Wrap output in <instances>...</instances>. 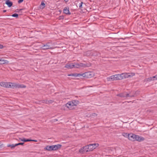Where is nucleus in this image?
Listing matches in <instances>:
<instances>
[{"label": "nucleus", "instance_id": "obj_7", "mask_svg": "<svg viewBox=\"0 0 157 157\" xmlns=\"http://www.w3.org/2000/svg\"><path fill=\"white\" fill-rule=\"evenodd\" d=\"M62 146V145L60 144L52 145L53 151H56L60 149Z\"/></svg>", "mask_w": 157, "mask_h": 157}, {"label": "nucleus", "instance_id": "obj_28", "mask_svg": "<svg viewBox=\"0 0 157 157\" xmlns=\"http://www.w3.org/2000/svg\"><path fill=\"white\" fill-rule=\"evenodd\" d=\"M83 149L85 150L84 151L85 152H86V151L89 150V148H88V145L83 147Z\"/></svg>", "mask_w": 157, "mask_h": 157}, {"label": "nucleus", "instance_id": "obj_9", "mask_svg": "<svg viewBox=\"0 0 157 157\" xmlns=\"http://www.w3.org/2000/svg\"><path fill=\"white\" fill-rule=\"evenodd\" d=\"M92 56H101V53L96 51H92Z\"/></svg>", "mask_w": 157, "mask_h": 157}, {"label": "nucleus", "instance_id": "obj_40", "mask_svg": "<svg viewBox=\"0 0 157 157\" xmlns=\"http://www.w3.org/2000/svg\"><path fill=\"white\" fill-rule=\"evenodd\" d=\"M31 140H30V141H33L35 142H37V141L36 140H32L30 139Z\"/></svg>", "mask_w": 157, "mask_h": 157}, {"label": "nucleus", "instance_id": "obj_30", "mask_svg": "<svg viewBox=\"0 0 157 157\" xmlns=\"http://www.w3.org/2000/svg\"><path fill=\"white\" fill-rule=\"evenodd\" d=\"M152 80H153V79L152 78V77H150L146 79L147 81L150 82Z\"/></svg>", "mask_w": 157, "mask_h": 157}, {"label": "nucleus", "instance_id": "obj_11", "mask_svg": "<svg viewBox=\"0 0 157 157\" xmlns=\"http://www.w3.org/2000/svg\"><path fill=\"white\" fill-rule=\"evenodd\" d=\"M63 13L67 15H70L71 13L69 11V8L68 7H66L64 8L63 10Z\"/></svg>", "mask_w": 157, "mask_h": 157}, {"label": "nucleus", "instance_id": "obj_23", "mask_svg": "<svg viewBox=\"0 0 157 157\" xmlns=\"http://www.w3.org/2000/svg\"><path fill=\"white\" fill-rule=\"evenodd\" d=\"M16 146H17L16 144H9L7 145L8 147H10L11 149H13Z\"/></svg>", "mask_w": 157, "mask_h": 157}, {"label": "nucleus", "instance_id": "obj_31", "mask_svg": "<svg viewBox=\"0 0 157 157\" xmlns=\"http://www.w3.org/2000/svg\"><path fill=\"white\" fill-rule=\"evenodd\" d=\"M128 75H129V77H131L134 76L135 75L134 73H128Z\"/></svg>", "mask_w": 157, "mask_h": 157}, {"label": "nucleus", "instance_id": "obj_13", "mask_svg": "<svg viewBox=\"0 0 157 157\" xmlns=\"http://www.w3.org/2000/svg\"><path fill=\"white\" fill-rule=\"evenodd\" d=\"M9 63V61L6 60L2 58L0 59V64H7Z\"/></svg>", "mask_w": 157, "mask_h": 157}, {"label": "nucleus", "instance_id": "obj_43", "mask_svg": "<svg viewBox=\"0 0 157 157\" xmlns=\"http://www.w3.org/2000/svg\"><path fill=\"white\" fill-rule=\"evenodd\" d=\"M64 1L66 3L68 1V0H64Z\"/></svg>", "mask_w": 157, "mask_h": 157}, {"label": "nucleus", "instance_id": "obj_34", "mask_svg": "<svg viewBox=\"0 0 157 157\" xmlns=\"http://www.w3.org/2000/svg\"><path fill=\"white\" fill-rule=\"evenodd\" d=\"M152 78L153 79V80L157 79V75L154 76H152Z\"/></svg>", "mask_w": 157, "mask_h": 157}, {"label": "nucleus", "instance_id": "obj_5", "mask_svg": "<svg viewBox=\"0 0 157 157\" xmlns=\"http://www.w3.org/2000/svg\"><path fill=\"white\" fill-rule=\"evenodd\" d=\"M81 77H83L86 78H90L92 77V75L90 72H87L83 74H81Z\"/></svg>", "mask_w": 157, "mask_h": 157}, {"label": "nucleus", "instance_id": "obj_15", "mask_svg": "<svg viewBox=\"0 0 157 157\" xmlns=\"http://www.w3.org/2000/svg\"><path fill=\"white\" fill-rule=\"evenodd\" d=\"M52 145L51 146L47 145L44 148V149L45 150L48 151H53Z\"/></svg>", "mask_w": 157, "mask_h": 157}, {"label": "nucleus", "instance_id": "obj_25", "mask_svg": "<svg viewBox=\"0 0 157 157\" xmlns=\"http://www.w3.org/2000/svg\"><path fill=\"white\" fill-rule=\"evenodd\" d=\"M122 135L125 137H128V138H129V136L130 134H128L126 132H123L122 133Z\"/></svg>", "mask_w": 157, "mask_h": 157}, {"label": "nucleus", "instance_id": "obj_35", "mask_svg": "<svg viewBox=\"0 0 157 157\" xmlns=\"http://www.w3.org/2000/svg\"><path fill=\"white\" fill-rule=\"evenodd\" d=\"M40 5L42 6H43L42 8L43 9L44 8L45 6V4L43 2H41Z\"/></svg>", "mask_w": 157, "mask_h": 157}, {"label": "nucleus", "instance_id": "obj_3", "mask_svg": "<svg viewBox=\"0 0 157 157\" xmlns=\"http://www.w3.org/2000/svg\"><path fill=\"white\" fill-rule=\"evenodd\" d=\"M73 65L74 66V68H80L81 67H89L90 66V64L73 63Z\"/></svg>", "mask_w": 157, "mask_h": 157}, {"label": "nucleus", "instance_id": "obj_39", "mask_svg": "<svg viewBox=\"0 0 157 157\" xmlns=\"http://www.w3.org/2000/svg\"><path fill=\"white\" fill-rule=\"evenodd\" d=\"M54 101H53L52 100H48V102L49 103H52Z\"/></svg>", "mask_w": 157, "mask_h": 157}, {"label": "nucleus", "instance_id": "obj_12", "mask_svg": "<svg viewBox=\"0 0 157 157\" xmlns=\"http://www.w3.org/2000/svg\"><path fill=\"white\" fill-rule=\"evenodd\" d=\"M92 50H89L84 53V55L87 56H92Z\"/></svg>", "mask_w": 157, "mask_h": 157}, {"label": "nucleus", "instance_id": "obj_42", "mask_svg": "<svg viewBox=\"0 0 157 157\" xmlns=\"http://www.w3.org/2000/svg\"><path fill=\"white\" fill-rule=\"evenodd\" d=\"M3 48V46L0 44V48Z\"/></svg>", "mask_w": 157, "mask_h": 157}, {"label": "nucleus", "instance_id": "obj_37", "mask_svg": "<svg viewBox=\"0 0 157 157\" xmlns=\"http://www.w3.org/2000/svg\"><path fill=\"white\" fill-rule=\"evenodd\" d=\"M23 1V0H18V4H20Z\"/></svg>", "mask_w": 157, "mask_h": 157}, {"label": "nucleus", "instance_id": "obj_10", "mask_svg": "<svg viewBox=\"0 0 157 157\" xmlns=\"http://www.w3.org/2000/svg\"><path fill=\"white\" fill-rule=\"evenodd\" d=\"M122 75H123V74L114 75V77H115L116 80L123 79V77L122 76Z\"/></svg>", "mask_w": 157, "mask_h": 157}, {"label": "nucleus", "instance_id": "obj_19", "mask_svg": "<svg viewBox=\"0 0 157 157\" xmlns=\"http://www.w3.org/2000/svg\"><path fill=\"white\" fill-rule=\"evenodd\" d=\"M107 79L108 81L116 80L115 77H114V75H112L109 77L107 78Z\"/></svg>", "mask_w": 157, "mask_h": 157}, {"label": "nucleus", "instance_id": "obj_45", "mask_svg": "<svg viewBox=\"0 0 157 157\" xmlns=\"http://www.w3.org/2000/svg\"><path fill=\"white\" fill-rule=\"evenodd\" d=\"M120 39H124L122 38H119Z\"/></svg>", "mask_w": 157, "mask_h": 157}, {"label": "nucleus", "instance_id": "obj_26", "mask_svg": "<svg viewBox=\"0 0 157 157\" xmlns=\"http://www.w3.org/2000/svg\"><path fill=\"white\" fill-rule=\"evenodd\" d=\"M8 16H12V17H15L16 18H17L18 17L19 15L18 14L16 13H14V14H12L11 15H8Z\"/></svg>", "mask_w": 157, "mask_h": 157}, {"label": "nucleus", "instance_id": "obj_27", "mask_svg": "<svg viewBox=\"0 0 157 157\" xmlns=\"http://www.w3.org/2000/svg\"><path fill=\"white\" fill-rule=\"evenodd\" d=\"M83 147H81L80 149H79V152L81 154H83L84 152H85V150L83 149Z\"/></svg>", "mask_w": 157, "mask_h": 157}, {"label": "nucleus", "instance_id": "obj_21", "mask_svg": "<svg viewBox=\"0 0 157 157\" xmlns=\"http://www.w3.org/2000/svg\"><path fill=\"white\" fill-rule=\"evenodd\" d=\"M43 49H47L51 48L50 46L48 45V44H46V45L44 44L43 46Z\"/></svg>", "mask_w": 157, "mask_h": 157}, {"label": "nucleus", "instance_id": "obj_20", "mask_svg": "<svg viewBox=\"0 0 157 157\" xmlns=\"http://www.w3.org/2000/svg\"><path fill=\"white\" fill-rule=\"evenodd\" d=\"M19 139L20 141L24 142H29L30 140H31L30 139H25V138H23V139L19 138Z\"/></svg>", "mask_w": 157, "mask_h": 157}, {"label": "nucleus", "instance_id": "obj_1", "mask_svg": "<svg viewBox=\"0 0 157 157\" xmlns=\"http://www.w3.org/2000/svg\"><path fill=\"white\" fill-rule=\"evenodd\" d=\"M0 85L6 88H11L13 89L19 88H25L26 86L23 84H19L16 83L7 82H1Z\"/></svg>", "mask_w": 157, "mask_h": 157}, {"label": "nucleus", "instance_id": "obj_29", "mask_svg": "<svg viewBox=\"0 0 157 157\" xmlns=\"http://www.w3.org/2000/svg\"><path fill=\"white\" fill-rule=\"evenodd\" d=\"M64 16L63 15H61L59 16V17L57 18L59 20H63L64 19Z\"/></svg>", "mask_w": 157, "mask_h": 157}, {"label": "nucleus", "instance_id": "obj_22", "mask_svg": "<svg viewBox=\"0 0 157 157\" xmlns=\"http://www.w3.org/2000/svg\"><path fill=\"white\" fill-rule=\"evenodd\" d=\"M122 74H123V75H122L123 77V79L124 78H127L128 77H130L128 73H122Z\"/></svg>", "mask_w": 157, "mask_h": 157}, {"label": "nucleus", "instance_id": "obj_38", "mask_svg": "<svg viewBox=\"0 0 157 157\" xmlns=\"http://www.w3.org/2000/svg\"><path fill=\"white\" fill-rule=\"evenodd\" d=\"M83 3V2H81V3L79 4V7L80 8H82V4Z\"/></svg>", "mask_w": 157, "mask_h": 157}, {"label": "nucleus", "instance_id": "obj_33", "mask_svg": "<svg viewBox=\"0 0 157 157\" xmlns=\"http://www.w3.org/2000/svg\"><path fill=\"white\" fill-rule=\"evenodd\" d=\"M24 144V142H21V143H17V144H16V145L17 146L18 145H23Z\"/></svg>", "mask_w": 157, "mask_h": 157}, {"label": "nucleus", "instance_id": "obj_8", "mask_svg": "<svg viewBox=\"0 0 157 157\" xmlns=\"http://www.w3.org/2000/svg\"><path fill=\"white\" fill-rule=\"evenodd\" d=\"M73 63H67L64 66L65 68H67L68 69H72L74 68Z\"/></svg>", "mask_w": 157, "mask_h": 157}, {"label": "nucleus", "instance_id": "obj_32", "mask_svg": "<svg viewBox=\"0 0 157 157\" xmlns=\"http://www.w3.org/2000/svg\"><path fill=\"white\" fill-rule=\"evenodd\" d=\"M136 92L135 93L131 95H130L129 94V96H128V97L132 98V97H133L136 96Z\"/></svg>", "mask_w": 157, "mask_h": 157}, {"label": "nucleus", "instance_id": "obj_2", "mask_svg": "<svg viewBox=\"0 0 157 157\" xmlns=\"http://www.w3.org/2000/svg\"><path fill=\"white\" fill-rule=\"evenodd\" d=\"M79 103V101L77 100H73L68 102L66 104V106L69 109L72 110L74 109V106H76Z\"/></svg>", "mask_w": 157, "mask_h": 157}, {"label": "nucleus", "instance_id": "obj_4", "mask_svg": "<svg viewBox=\"0 0 157 157\" xmlns=\"http://www.w3.org/2000/svg\"><path fill=\"white\" fill-rule=\"evenodd\" d=\"M116 96L121 98H127L128 97V96H129V94L127 93L126 92H124L117 94Z\"/></svg>", "mask_w": 157, "mask_h": 157}, {"label": "nucleus", "instance_id": "obj_18", "mask_svg": "<svg viewBox=\"0 0 157 157\" xmlns=\"http://www.w3.org/2000/svg\"><path fill=\"white\" fill-rule=\"evenodd\" d=\"M88 148H89V150H87L86 152L91 151L94 150L93 147L92 146L91 144H90L88 145Z\"/></svg>", "mask_w": 157, "mask_h": 157}, {"label": "nucleus", "instance_id": "obj_16", "mask_svg": "<svg viewBox=\"0 0 157 157\" xmlns=\"http://www.w3.org/2000/svg\"><path fill=\"white\" fill-rule=\"evenodd\" d=\"M5 4H6L8 7H10L13 6V2L10 1H6L5 2Z\"/></svg>", "mask_w": 157, "mask_h": 157}, {"label": "nucleus", "instance_id": "obj_36", "mask_svg": "<svg viewBox=\"0 0 157 157\" xmlns=\"http://www.w3.org/2000/svg\"><path fill=\"white\" fill-rule=\"evenodd\" d=\"M23 10V9H17L15 10V12H17V13L19 12V11H20Z\"/></svg>", "mask_w": 157, "mask_h": 157}, {"label": "nucleus", "instance_id": "obj_6", "mask_svg": "<svg viewBox=\"0 0 157 157\" xmlns=\"http://www.w3.org/2000/svg\"><path fill=\"white\" fill-rule=\"evenodd\" d=\"M136 136H137L136 135L132 133H130L128 139L132 141H135L136 139Z\"/></svg>", "mask_w": 157, "mask_h": 157}, {"label": "nucleus", "instance_id": "obj_14", "mask_svg": "<svg viewBox=\"0 0 157 157\" xmlns=\"http://www.w3.org/2000/svg\"><path fill=\"white\" fill-rule=\"evenodd\" d=\"M81 74L79 73V74H77V73H73V74H68L67 75L68 76H74L75 77H77L78 76L80 78L81 77Z\"/></svg>", "mask_w": 157, "mask_h": 157}, {"label": "nucleus", "instance_id": "obj_24", "mask_svg": "<svg viewBox=\"0 0 157 157\" xmlns=\"http://www.w3.org/2000/svg\"><path fill=\"white\" fill-rule=\"evenodd\" d=\"M91 144L92 145V146L93 147L94 150L97 147H98L99 146V144L98 143H95Z\"/></svg>", "mask_w": 157, "mask_h": 157}, {"label": "nucleus", "instance_id": "obj_44", "mask_svg": "<svg viewBox=\"0 0 157 157\" xmlns=\"http://www.w3.org/2000/svg\"><path fill=\"white\" fill-rule=\"evenodd\" d=\"M6 11V10H3V12L4 13H5Z\"/></svg>", "mask_w": 157, "mask_h": 157}, {"label": "nucleus", "instance_id": "obj_17", "mask_svg": "<svg viewBox=\"0 0 157 157\" xmlns=\"http://www.w3.org/2000/svg\"><path fill=\"white\" fill-rule=\"evenodd\" d=\"M136 140L138 141H143L144 140V138L141 137L139 136L136 135Z\"/></svg>", "mask_w": 157, "mask_h": 157}, {"label": "nucleus", "instance_id": "obj_41", "mask_svg": "<svg viewBox=\"0 0 157 157\" xmlns=\"http://www.w3.org/2000/svg\"><path fill=\"white\" fill-rule=\"evenodd\" d=\"M97 114L96 113H93L92 114V116H97Z\"/></svg>", "mask_w": 157, "mask_h": 157}]
</instances>
